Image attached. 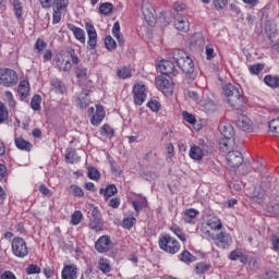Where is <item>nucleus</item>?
<instances>
[{
  "label": "nucleus",
  "mask_w": 279,
  "mask_h": 279,
  "mask_svg": "<svg viewBox=\"0 0 279 279\" xmlns=\"http://www.w3.org/2000/svg\"><path fill=\"white\" fill-rule=\"evenodd\" d=\"M179 259L181 260V263H185L186 265L195 263V256H193V254H191V252L186 250L179 255Z\"/></svg>",
  "instance_id": "nucleus-33"
},
{
  "label": "nucleus",
  "mask_w": 279,
  "mask_h": 279,
  "mask_svg": "<svg viewBox=\"0 0 279 279\" xmlns=\"http://www.w3.org/2000/svg\"><path fill=\"white\" fill-rule=\"evenodd\" d=\"M147 88L143 84H136L133 87V99L136 106H143L145 99H147V94H145Z\"/></svg>",
  "instance_id": "nucleus-8"
},
{
  "label": "nucleus",
  "mask_w": 279,
  "mask_h": 279,
  "mask_svg": "<svg viewBox=\"0 0 279 279\" xmlns=\"http://www.w3.org/2000/svg\"><path fill=\"white\" fill-rule=\"evenodd\" d=\"M35 49L38 51V53H41V51H45L47 49V43L43 40L41 38H38L35 43Z\"/></svg>",
  "instance_id": "nucleus-56"
},
{
  "label": "nucleus",
  "mask_w": 279,
  "mask_h": 279,
  "mask_svg": "<svg viewBox=\"0 0 279 279\" xmlns=\"http://www.w3.org/2000/svg\"><path fill=\"white\" fill-rule=\"evenodd\" d=\"M262 70H263V64H254L248 69L250 73H252L253 75H258V73H260Z\"/></svg>",
  "instance_id": "nucleus-63"
},
{
  "label": "nucleus",
  "mask_w": 279,
  "mask_h": 279,
  "mask_svg": "<svg viewBox=\"0 0 279 279\" xmlns=\"http://www.w3.org/2000/svg\"><path fill=\"white\" fill-rule=\"evenodd\" d=\"M271 250L274 252H279V235H272L271 236Z\"/></svg>",
  "instance_id": "nucleus-62"
},
{
  "label": "nucleus",
  "mask_w": 279,
  "mask_h": 279,
  "mask_svg": "<svg viewBox=\"0 0 279 279\" xmlns=\"http://www.w3.org/2000/svg\"><path fill=\"white\" fill-rule=\"evenodd\" d=\"M101 136H107V138H112L114 136V129L109 124H105L100 130Z\"/></svg>",
  "instance_id": "nucleus-42"
},
{
  "label": "nucleus",
  "mask_w": 279,
  "mask_h": 279,
  "mask_svg": "<svg viewBox=\"0 0 279 279\" xmlns=\"http://www.w3.org/2000/svg\"><path fill=\"white\" fill-rule=\"evenodd\" d=\"M0 279H16V275L10 270H7L0 276Z\"/></svg>",
  "instance_id": "nucleus-64"
},
{
  "label": "nucleus",
  "mask_w": 279,
  "mask_h": 279,
  "mask_svg": "<svg viewBox=\"0 0 279 279\" xmlns=\"http://www.w3.org/2000/svg\"><path fill=\"white\" fill-rule=\"evenodd\" d=\"M205 112H215L217 110V105L213 100H207L203 106Z\"/></svg>",
  "instance_id": "nucleus-54"
},
{
  "label": "nucleus",
  "mask_w": 279,
  "mask_h": 279,
  "mask_svg": "<svg viewBox=\"0 0 279 279\" xmlns=\"http://www.w3.org/2000/svg\"><path fill=\"white\" fill-rule=\"evenodd\" d=\"M19 84V74L16 71L8 68L0 69V85L5 88H12Z\"/></svg>",
  "instance_id": "nucleus-3"
},
{
  "label": "nucleus",
  "mask_w": 279,
  "mask_h": 279,
  "mask_svg": "<svg viewBox=\"0 0 279 279\" xmlns=\"http://www.w3.org/2000/svg\"><path fill=\"white\" fill-rule=\"evenodd\" d=\"M158 70L160 71V73H162L161 75H166V77H168V75H173V77L178 75V70L175 69V64H173V61H170V60L160 61L158 63Z\"/></svg>",
  "instance_id": "nucleus-9"
},
{
  "label": "nucleus",
  "mask_w": 279,
  "mask_h": 279,
  "mask_svg": "<svg viewBox=\"0 0 279 279\" xmlns=\"http://www.w3.org/2000/svg\"><path fill=\"white\" fill-rule=\"evenodd\" d=\"M210 269V265L206 263H198L196 264L195 271L196 274H206Z\"/></svg>",
  "instance_id": "nucleus-53"
},
{
  "label": "nucleus",
  "mask_w": 279,
  "mask_h": 279,
  "mask_svg": "<svg viewBox=\"0 0 279 279\" xmlns=\"http://www.w3.org/2000/svg\"><path fill=\"white\" fill-rule=\"evenodd\" d=\"M157 88L166 95V97H171L173 95V89L175 88V84L170 76L159 75L156 78Z\"/></svg>",
  "instance_id": "nucleus-6"
},
{
  "label": "nucleus",
  "mask_w": 279,
  "mask_h": 279,
  "mask_svg": "<svg viewBox=\"0 0 279 279\" xmlns=\"http://www.w3.org/2000/svg\"><path fill=\"white\" fill-rule=\"evenodd\" d=\"M179 69H181L190 80H195V77H197V74L195 73V64L189 54L181 61V63H179Z\"/></svg>",
  "instance_id": "nucleus-7"
},
{
  "label": "nucleus",
  "mask_w": 279,
  "mask_h": 279,
  "mask_svg": "<svg viewBox=\"0 0 279 279\" xmlns=\"http://www.w3.org/2000/svg\"><path fill=\"white\" fill-rule=\"evenodd\" d=\"M199 213L196 209L190 208L184 210L183 221L191 223Z\"/></svg>",
  "instance_id": "nucleus-32"
},
{
  "label": "nucleus",
  "mask_w": 279,
  "mask_h": 279,
  "mask_svg": "<svg viewBox=\"0 0 279 279\" xmlns=\"http://www.w3.org/2000/svg\"><path fill=\"white\" fill-rule=\"evenodd\" d=\"M132 206L136 210V213H140V210H143V208L147 206V198H144L142 201H133Z\"/></svg>",
  "instance_id": "nucleus-50"
},
{
  "label": "nucleus",
  "mask_w": 279,
  "mask_h": 279,
  "mask_svg": "<svg viewBox=\"0 0 279 279\" xmlns=\"http://www.w3.org/2000/svg\"><path fill=\"white\" fill-rule=\"evenodd\" d=\"M11 250L13 256H16V258H25V256L29 254L27 242H25L21 236H16L12 240Z\"/></svg>",
  "instance_id": "nucleus-5"
},
{
  "label": "nucleus",
  "mask_w": 279,
  "mask_h": 279,
  "mask_svg": "<svg viewBox=\"0 0 279 279\" xmlns=\"http://www.w3.org/2000/svg\"><path fill=\"white\" fill-rule=\"evenodd\" d=\"M76 104L80 108H88L90 104V98H88V90H83L77 97Z\"/></svg>",
  "instance_id": "nucleus-27"
},
{
  "label": "nucleus",
  "mask_w": 279,
  "mask_h": 279,
  "mask_svg": "<svg viewBox=\"0 0 279 279\" xmlns=\"http://www.w3.org/2000/svg\"><path fill=\"white\" fill-rule=\"evenodd\" d=\"M264 82L270 88H279V76L266 75Z\"/></svg>",
  "instance_id": "nucleus-37"
},
{
  "label": "nucleus",
  "mask_w": 279,
  "mask_h": 279,
  "mask_svg": "<svg viewBox=\"0 0 279 279\" xmlns=\"http://www.w3.org/2000/svg\"><path fill=\"white\" fill-rule=\"evenodd\" d=\"M87 178H89V180H99V178H101V174L99 173V170H97V168L89 167L87 171Z\"/></svg>",
  "instance_id": "nucleus-47"
},
{
  "label": "nucleus",
  "mask_w": 279,
  "mask_h": 279,
  "mask_svg": "<svg viewBox=\"0 0 279 279\" xmlns=\"http://www.w3.org/2000/svg\"><path fill=\"white\" fill-rule=\"evenodd\" d=\"M218 128L223 138H234V128H232L230 123L221 122Z\"/></svg>",
  "instance_id": "nucleus-19"
},
{
  "label": "nucleus",
  "mask_w": 279,
  "mask_h": 279,
  "mask_svg": "<svg viewBox=\"0 0 279 279\" xmlns=\"http://www.w3.org/2000/svg\"><path fill=\"white\" fill-rule=\"evenodd\" d=\"M106 119V111L104 110V106L97 105L96 112L90 119L92 125H101V121Z\"/></svg>",
  "instance_id": "nucleus-16"
},
{
  "label": "nucleus",
  "mask_w": 279,
  "mask_h": 279,
  "mask_svg": "<svg viewBox=\"0 0 279 279\" xmlns=\"http://www.w3.org/2000/svg\"><path fill=\"white\" fill-rule=\"evenodd\" d=\"M70 193L74 195V197H84V190L77 185H71Z\"/></svg>",
  "instance_id": "nucleus-51"
},
{
  "label": "nucleus",
  "mask_w": 279,
  "mask_h": 279,
  "mask_svg": "<svg viewBox=\"0 0 279 279\" xmlns=\"http://www.w3.org/2000/svg\"><path fill=\"white\" fill-rule=\"evenodd\" d=\"M147 106L153 112L160 110V102H158V100H150Z\"/></svg>",
  "instance_id": "nucleus-61"
},
{
  "label": "nucleus",
  "mask_w": 279,
  "mask_h": 279,
  "mask_svg": "<svg viewBox=\"0 0 279 279\" xmlns=\"http://www.w3.org/2000/svg\"><path fill=\"white\" fill-rule=\"evenodd\" d=\"M135 225H136L135 217H128V218H124L122 221V228H124L125 230H132V228H134Z\"/></svg>",
  "instance_id": "nucleus-41"
},
{
  "label": "nucleus",
  "mask_w": 279,
  "mask_h": 279,
  "mask_svg": "<svg viewBox=\"0 0 279 279\" xmlns=\"http://www.w3.org/2000/svg\"><path fill=\"white\" fill-rule=\"evenodd\" d=\"M105 47H107L108 51H114V49H117V41H114L112 36L105 38Z\"/></svg>",
  "instance_id": "nucleus-49"
},
{
  "label": "nucleus",
  "mask_w": 279,
  "mask_h": 279,
  "mask_svg": "<svg viewBox=\"0 0 279 279\" xmlns=\"http://www.w3.org/2000/svg\"><path fill=\"white\" fill-rule=\"evenodd\" d=\"M268 132L272 134V136H279V118L272 119L268 123Z\"/></svg>",
  "instance_id": "nucleus-34"
},
{
  "label": "nucleus",
  "mask_w": 279,
  "mask_h": 279,
  "mask_svg": "<svg viewBox=\"0 0 279 279\" xmlns=\"http://www.w3.org/2000/svg\"><path fill=\"white\" fill-rule=\"evenodd\" d=\"M232 143H234V138H221L219 141V147L221 149V151H228V147H230V145H232Z\"/></svg>",
  "instance_id": "nucleus-45"
},
{
  "label": "nucleus",
  "mask_w": 279,
  "mask_h": 279,
  "mask_svg": "<svg viewBox=\"0 0 279 279\" xmlns=\"http://www.w3.org/2000/svg\"><path fill=\"white\" fill-rule=\"evenodd\" d=\"M17 95L22 101H25L29 97V82L21 81L17 86Z\"/></svg>",
  "instance_id": "nucleus-21"
},
{
  "label": "nucleus",
  "mask_w": 279,
  "mask_h": 279,
  "mask_svg": "<svg viewBox=\"0 0 279 279\" xmlns=\"http://www.w3.org/2000/svg\"><path fill=\"white\" fill-rule=\"evenodd\" d=\"M41 101H43V98L40 97V95L33 96V98L31 100V108H33V110H35V111L40 110Z\"/></svg>",
  "instance_id": "nucleus-44"
},
{
  "label": "nucleus",
  "mask_w": 279,
  "mask_h": 279,
  "mask_svg": "<svg viewBox=\"0 0 279 279\" xmlns=\"http://www.w3.org/2000/svg\"><path fill=\"white\" fill-rule=\"evenodd\" d=\"M253 197L258 202L265 199V190H263L260 186H256L253 191Z\"/></svg>",
  "instance_id": "nucleus-46"
},
{
  "label": "nucleus",
  "mask_w": 279,
  "mask_h": 279,
  "mask_svg": "<svg viewBox=\"0 0 279 279\" xmlns=\"http://www.w3.org/2000/svg\"><path fill=\"white\" fill-rule=\"evenodd\" d=\"M50 86L53 88L54 93H59L61 95L64 94V92L66 90L64 83H62V81H60V78H53L50 82Z\"/></svg>",
  "instance_id": "nucleus-29"
},
{
  "label": "nucleus",
  "mask_w": 279,
  "mask_h": 279,
  "mask_svg": "<svg viewBox=\"0 0 279 279\" xmlns=\"http://www.w3.org/2000/svg\"><path fill=\"white\" fill-rule=\"evenodd\" d=\"M170 56H171L172 60L179 66L181 61H183L189 54H186V52L184 50L174 49V50L171 51Z\"/></svg>",
  "instance_id": "nucleus-26"
},
{
  "label": "nucleus",
  "mask_w": 279,
  "mask_h": 279,
  "mask_svg": "<svg viewBox=\"0 0 279 279\" xmlns=\"http://www.w3.org/2000/svg\"><path fill=\"white\" fill-rule=\"evenodd\" d=\"M98 269L102 271V274H110V271H112V267H110V262L107 258L99 259Z\"/></svg>",
  "instance_id": "nucleus-36"
},
{
  "label": "nucleus",
  "mask_w": 279,
  "mask_h": 279,
  "mask_svg": "<svg viewBox=\"0 0 279 279\" xmlns=\"http://www.w3.org/2000/svg\"><path fill=\"white\" fill-rule=\"evenodd\" d=\"M68 29L73 33L74 37L78 43L84 45L86 43V33L81 27L75 26V24H68Z\"/></svg>",
  "instance_id": "nucleus-18"
},
{
  "label": "nucleus",
  "mask_w": 279,
  "mask_h": 279,
  "mask_svg": "<svg viewBox=\"0 0 279 279\" xmlns=\"http://www.w3.org/2000/svg\"><path fill=\"white\" fill-rule=\"evenodd\" d=\"M65 162H70V165H75L77 162V153L73 148H68L65 150Z\"/></svg>",
  "instance_id": "nucleus-35"
},
{
  "label": "nucleus",
  "mask_w": 279,
  "mask_h": 279,
  "mask_svg": "<svg viewBox=\"0 0 279 279\" xmlns=\"http://www.w3.org/2000/svg\"><path fill=\"white\" fill-rule=\"evenodd\" d=\"M236 126L239 130H242L243 132H251L252 130V120L247 118V116H239L236 120Z\"/></svg>",
  "instance_id": "nucleus-20"
},
{
  "label": "nucleus",
  "mask_w": 279,
  "mask_h": 279,
  "mask_svg": "<svg viewBox=\"0 0 279 279\" xmlns=\"http://www.w3.org/2000/svg\"><path fill=\"white\" fill-rule=\"evenodd\" d=\"M40 271H41V269H40L39 266L36 265V264H31V265H28L27 268H26V274H27L28 276H32V275H34V274H40Z\"/></svg>",
  "instance_id": "nucleus-55"
},
{
  "label": "nucleus",
  "mask_w": 279,
  "mask_h": 279,
  "mask_svg": "<svg viewBox=\"0 0 279 279\" xmlns=\"http://www.w3.org/2000/svg\"><path fill=\"white\" fill-rule=\"evenodd\" d=\"M62 279H77V266L74 264L65 265L61 272Z\"/></svg>",
  "instance_id": "nucleus-17"
},
{
  "label": "nucleus",
  "mask_w": 279,
  "mask_h": 279,
  "mask_svg": "<svg viewBox=\"0 0 279 279\" xmlns=\"http://www.w3.org/2000/svg\"><path fill=\"white\" fill-rule=\"evenodd\" d=\"M183 119L184 121H186V123H190L191 125H195V123L197 122V120L195 119V116L186 112V111H183Z\"/></svg>",
  "instance_id": "nucleus-59"
},
{
  "label": "nucleus",
  "mask_w": 279,
  "mask_h": 279,
  "mask_svg": "<svg viewBox=\"0 0 279 279\" xmlns=\"http://www.w3.org/2000/svg\"><path fill=\"white\" fill-rule=\"evenodd\" d=\"M8 121V108L0 102V123Z\"/></svg>",
  "instance_id": "nucleus-58"
},
{
  "label": "nucleus",
  "mask_w": 279,
  "mask_h": 279,
  "mask_svg": "<svg viewBox=\"0 0 279 279\" xmlns=\"http://www.w3.org/2000/svg\"><path fill=\"white\" fill-rule=\"evenodd\" d=\"M88 218H89V228L94 232H101L104 230V219H101V213L99 211V208L95 206H90L88 211Z\"/></svg>",
  "instance_id": "nucleus-4"
},
{
  "label": "nucleus",
  "mask_w": 279,
  "mask_h": 279,
  "mask_svg": "<svg viewBox=\"0 0 279 279\" xmlns=\"http://www.w3.org/2000/svg\"><path fill=\"white\" fill-rule=\"evenodd\" d=\"M174 27L179 32H189L191 24H189V21L184 20L182 15H175Z\"/></svg>",
  "instance_id": "nucleus-22"
},
{
  "label": "nucleus",
  "mask_w": 279,
  "mask_h": 279,
  "mask_svg": "<svg viewBox=\"0 0 279 279\" xmlns=\"http://www.w3.org/2000/svg\"><path fill=\"white\" fill-rule=\"evenodd\" d=\"M142 12L144 15L145 21H147V23H149V25H151V23H154V7L151 5V3L147 0H144L142 2Z\"/></svg>",
  "instance_id": "nucleus-14"
},
{
  "label": "nucleus",
  "mask_w": 279,
  "mask_h": 279,
  "mask_svg": "<svg viewBox=\"0 0 279 279\" xmlns=\"http://www.w3.org/2000/svg\"><path fill=\"white\" fill-rule=\"evenodd\" d=\"M230 260H240L243 265H247V255L243 254V250L235 248L229 255Z\"/></svg>",
  "instance_id": "nucleus-23"
},
{
  "label": "nucleus",
  "mask_w": 279,
  "mask_h": 279,
  "mask_svg": "<svg viewBox=\"0 0 279 279\" xmlns=\"http://www.w3.org/2000/svg\"><path fill=\"white\" fill-rule=\"evenodd\" d=\"M117 75L120 77V80H128V77H132V70L128 66H124L117 71Z\"/></svg>",
  "instance_id": "nucleus-40"
},
{
  "label": "nucleus",
  "mask_w": 279,
  "mask_h": 279,
  "mask_svg": "<svg viewBox=\"0 0 279 279\" xmlns=\"http://www.w3.org/2000/svg\"><path fill=\"white\" fill-rule=\"evenodd\" d=\"M58 66L61 71H71L73 64H71L70 60H60L57 61Z\"/></svg>",
  "instance_id": "nucleus-48"
},
{
  "label": "nucleus",
  "mask_w": 279,
  "mask_h": 279,
  "mask_svg": "<svg viewBox=\"0 0 279 279\" xmlns=\"http://www.w3.org/2000/svg\"><path fill=\"white\" fill-rule=\"evenodd\" d=\"M201 232L204 236V239H207L208 241H210V239H213V241H215V234L210 233V230H208V226H203L201 229Z\"/></svg>",
  "instance_id": "nucleus-57"
},
{
  "label": "nucleus",
  "mask_w": 279,
  "mask_h": 279,
  "mask_svg": "<svg viewBox=\"0 0 279 279\" xmlns=\"http://www.w3.org/2000/svg\"><path fill=\"white\" fill-rule=\"evenodd\" d=\"M85 29L88 36L87 45L89 49H95L97 47V31L95 26L90 23L85 24Z\"/></svg>",
  "instance_id": "nucleus-13"
},
{
  "label": "nucleus",
  "mask_w": 279,
  "mask_h": 279,
  "mask_svg": "<svg viewBox=\"0 0 279 279\" xmlns=\"http://www.w3.org/2000/svg\"><path fill=\"white\" fill-rule=\"evenodd\" d=\"M13 8L16 19H23V4L19 0H13Z\"/></svg>",
  "instance_id": "nucleus-43"
},
{
  "label": "nucleus",
  "mask_w": 279,
  "mask_h": 279,
  "mask_svg": "<svg viewBox=\"0 0 279 279\" xmlns=\"http://www.w3.org/2000/svg\"><path fill=\"white\" fill-rule=\"evenodd\" d=\"M14 144L17 147V149H21L22 151H32V148L34 147L32 143L27 142L23 137H15Z\"/></svg>",
  "instance_id": "nucleus-25"
},
{
  "label": "nucleus",
  "mask_w": 279,
  "mask_h": 279,
  "mask_svg": "<svg viewBox=\"0 0 279 279\" xmlns=\"http://www.w3.org/2000/svg\"><path fill=\"white\" fill-rule=\"evenodd\" d=\"M227 162L232 169H236L243 165V154L239 150L229 151L227 154Z\"/></svg>",
  "instance_id": "nucleus-11"
},
{
  "label": "nucleus",
  "mask_w": 279,
  "mask_h": 279,
  "mask_svg": "<svg viewBox=\"0 0 279 279\" xmlns=\"http://www.w3.org/2000/svg\"><path fill=\"white\" fill-rule=\"evenodd\" d=\"M207 228H210V230H221V220L219 218H211L206 223Z\"/></svg>",
  "instance_id": "nucleus-39"
},
{
  "label": "nucleus",
  "mask_w": 279,
  "mask_h": 279,
  "mask_svg": "<svg viewBox=\"0 0 279 279\" xmlns=\"http://www.w3.org/2000/svg\"><path fill=\"white\" fill-rule=\"evenodd\" d=\"M213 3L216 10H223L228 5V0H214Z\"/></svg>",
  "instance_id": "nucleus-60"
},
{
  "label": "nucleus",
  "mask_w": 279,
  "mask_h": 279,
  "mask_svg": "<svg viewBox=\"0 0 279 279\" xmlns=\"http://www.w3.org/2000/svg\"><path fill=\"white\" fill-rule=\"evenodd\" d=\"M169 230L173 232V234H175V236H178V239H180L182 243H186V234H184V231H182V228H180V226L172 225L170 226Z\"/></svg>",
  "instance_id": "nucleus-31"
},
{
  "label": "nucleus",
  "mask_w": 279,
  "mask_h": 279,
  "mask_svg": "<svg viewBox=\"0 0 279 279\" xmlns=\"http://www.w3.org/2000/svg\"><path fill=\"white\" fill-rule=\"evenodd\" d=\"M190 158H192V160H203L204 159V148H202L201 146L197 145H193L190 148V153H189Z\"/></svg>",
  "instance_id": "nucleus-24"
},
{
  "label": "nucleus",
  "mask_w": 279,
  "mask_h": 279,
  "mask_svg": "<svg viewBox=\"0 0 279 279\" xmlns=\"http://www.w3.org/2000/svg\"><path fill=\"white\" fill-rule=\"evenodd\" d=\"M69 8V0L62 2L61 4L53 7V14H52V23L53 25H58L60 21H62V12Z\"/></svg>",
  "instance_id": "nucleus-15"
},
{
  "label": "nucleus",
  "mask_w": 279,
  "mask_h": 279,
  "mask_svg": "<svg viewBox=\"0 0 279 279\" xmlns=\"http://www.w3.org/2000/svg\"><path fill=\"white\" fill-rule=\"evenodd\" d=\"M112 35L114 36V38H117L120 47H124L125 40H123V36L121 35V25L119 24V22H116L113 24Z\"/></svg>",
  "instance_id": "nucleus-28"
},
{
  "label": "nucleus",
  "mask_w": 279,
  "mask_h": 279,
  "mask_svg": "<svg viewBox=\"0 0 279 279\" xmlns=\"http://www.w3.org/2000/svg\"><path fill=\"white\" fill-rule=\"evenodd\" d=\"M82 217H83L82 211L80 210L74 211V214L71 217V225L72 226L80 225V222L82 221Z\"/></svg>",
  "instance_id": "nucleus-52"
},
{
  "label": "nucleus",
  "mask_w": 279,
  "mask_h": 279,
  "mask_svg": "<svg viewBox=\"0 0 279 279\" xmlns=\"http://www.w3.org/2000/svg\"><path fill=\"white\" fill-rule=\"evenodd\" d=\"M158 245L166 254H178L180 252V242L169 233H162L159 235Z\"/></svg>",
  "instance_id": "nucleus-2"
},
{
  "label": "nucleus",
  "mask_w": 279,
  "mask_h": 279,
  "mask_svg": "<svg viewBox=\"0 0 279 279\" xmlns=\"http://www.w3.org/2000/svg\"><path fill=\"white\" fill-rule=\"evenodd\" d=\"M112 10H114V5L110 2H105L99 5V13L104 14L105 16H108V14H111Z\"/></svg>",
  "instance_id": "nucleus-38"
},
{
  "label": "nucleus",
  "mask_w": 279,
  "mask_h": 279,
  "mask_svg": "<svg viewBox=\"0 0 279 279\" xmlns=\"http://www.w3.org/2000/svg\"><path fill=\"white\" fill-rule=\"evenodd\" d=\"M100 195H105V197H112L119 193V190H117V185L110 184L106 189H100L99 191Z\"/></svg>",
  "instance_id": "nucleus-30"
},
{
  "label": "nucleus",
  "mask_w": 279,
  "mask_h": 279,
  "mask_svg": "<svg viewBox=\"0 0 279 279\" xmlns=\"http://www.w3.org/2000/svg\"><path fill=\"white\" fill-rule=\"evenodd\" d=\"M214 241H217L216 245L220 247V250H228V247L232 245V238L225 232L217 233Z\"/></svg>",
  "instance_id": "nucleus-12"
},
{
  "label": "nucleus",
  "mask_w": 279,
  "mask_h": 279,
  "mask_svg": "<svg viewBox=\"0 0 279 279\" xmlns=\"http://www.w3.org/2000/svg\"><path fill=\"white\" fill-rule=\"evenodd\" d=\"M222 93L225 97H227V101L231 108L234 110H242L243 105L245 104V98L236 86L232 85L231 83L226 84L222 86Z\"/></svg>",
  "instance_id": "nucleus-1"
},
{
  "label": "nucleus",
  "mask_w": 279,
  "mask_h": 279,
  "mask_svg": "<svg viewBox=\"0 0 279 279\" xmlns=\"http://www.w3.org/2000/svg\"><path fill=\"white\" fill-rule=\"evenodd\" d=\"M112 248V240L108 235H101L95 243V250L99 252V254H106V252H110Z\"/></svg>",
  "instance_id": "nucleus-10"
}]
</instances>
